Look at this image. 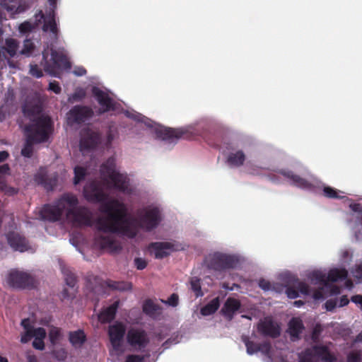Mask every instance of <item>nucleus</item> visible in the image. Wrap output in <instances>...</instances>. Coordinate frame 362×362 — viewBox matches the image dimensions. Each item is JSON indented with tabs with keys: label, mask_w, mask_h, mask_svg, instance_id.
I'll return each mask as SVG.
<instances>
[{
	"label": "nucleus",
	"mask_w": 362,
	"mask_h": 362,
	"mask_svg": "<svg viewBox=\"0 0 362 362\" xmlns=\"http://www.w3.org/2000/svg\"><path fill=\"white\" fill-rule=\"evenodd\" d=\"M90 165L74 168V184L87 180L83 188L84 197L89 202L100 203V215L95 221L98 230L94 244L110 252L122 249L116 235L134 238L141 228L146 231L156 228L162 221V210L157 204L143 206L136 211V218L129 213L127 205L122 201L108 198L105 189H115L125 194H133L134 187L126 173L119 170L116 156H112L100 165V173L104 182L92 180Z\"/></svg>",
	"instance_id": "obj_1"
},
{
	"label": "nucleus",
	"mask_w": 362,
	"mask_h": 362,
	"mask_svg": "<svg viewBox=\"0 0 362 362\" xmlns=\"http://www.w3.org/2000/svg\"><path fill=\"white\" fill-rule=\"evenodd\" d=\"M348 272L345 269L333 268L328 272L323 269H314L306 274V277L311 284L317 288L312 290L309 285L305 282H298L297 290L292 287L286 288L288 298L294 299L298 297L300 292L303 295H311L315 300H323L325 298L337 295L340 293V288L334 285V282L345 279Z\"/></svg>",
	"instance_id": "obj_2"
},
{
	"label": "nucleus",
	"mask_w": 362,
	"mask_h": 362,
	"mask_svg": "<svg viewBox=\"0 0 362 362\" xmlns=\"http://www.w3.org/2000/svg\"><path fill=\"white\" fill-rule=\"evenodd\" d=\"M76 195L71 193L62 194L53 204L45 205L37 211L36 218L57 221L65 218L76 226L93 224V214L84 206H78Z\"/></svg>",
	"instance_id": "obj_3"
},
{
	"label": "nucleus",
	"mask_w": 362,
	"mask_h": 362,
	"mask_svg": "<svg viewBox=\"0 0 362 362\" xmlns=\"http://www.w3.org/2000/svg\"><path fill=\"white\" fill-rule=\"evenodd\" d=\"M40 100L34 97H28L23 106V112L30 122L25 125L26 141L21 150L25 158H31L34 151V144L47 142L52 132L50 118L41 113Z\"/></svg>",
	"instance_id": "obj_4"
},
{
	"label": "nucleus",
	"mask_w": 362,
	"mask_h": 362,
	"mask_svg": "<svg viewBox=\"0 0 362 362\" xmlns=\"http://www.w3.org/2000/svg\"><path fill=\"white\" fill-rule=\"evenodd\" d=\"M124 115L136 121L141 126L146 127L152 133L155 134L158 139L169 144H175L178 139L182 137L190 139L194 136L199 135L204 129L203 125L204 119H202L183 127L172 129L156 124L149 118L134 110H126Z\"/></svg>",
	"instance_id": "obj_5"
},
{
	"label": "nucleus",
	"mask_w": 362,
	"mask_h": 362,
	"mask_svg": "<svg viewBox=\"0 0 362 362\" xmlns=\"http://www.w3.org/2000/svg\"><path fill=\"white\" fill-rule=\"evenodd\" d=\"M281 175L289 184L300 189L321 194L329 199H343L345 196L344 192L332 187L327 186L314 177L310 180L304 179L289 170H279L269 173V180L275 184L282 182Z\"/></svg>",
	"instance_id": "obj_6"
},
{
	"label": "nucleus",
	"mask_w": 362,
	"mask_h": 362,
	"mask_svg": "<svg viewBox=\"0 0 362 362\" xmlns=\"http://www.w3.org/2000/svg\"><path fill=\"white\" fill-rule=\"evenodd\" d=\"M58 0H47L49 8L46 10L45 16L40 11L35 15L34 19L25 21L18 25V32L21 35H28L38 27L42 21H44L42 30L44 32H50L52 40L57 39L58 28L54 19V10L57 8Z\"/></svg>",
	"instance_id": "obj_7"
},
{
	"label": "nucleus",
	"mask_w": 362,
	"mask_h": 362,
	"mask_svg": "<svg viewBox=\"0 0 362 362\" xmlns=\"http://www.w3.org/2000/svg\"><path fill=\"white\" fill-rule=\"evenodd\" d=\"M41 65L47 74L57 78L62 70L71 67L67 52L64 49L54 50L52 47L49 48L48 45L42 52Z\"/></svg>",
	"instance_id": "obj_8"
},
{
	"label": "nucleus",
	"mask_w": 362,
	"mask_h": 362,
	"mask_svg": "<svg viewBox=\"0 0 362 362\" xmlns=\"http://www.w3.org/2000/svg\"><path fill=\"white\" fill-rule=\"evenodd\" d=\"M205 263L209 269L223 271L235 267L238 263V257L235 255L215 252L206 257Z\"/></svg>",
	"instance_id": "obj_9"
},
{
	"label": "nucleus",
	"mask_w": 362,
	"mask_h": 362,
	"mask_svg": "<svg viewBox=\"0 0 362 362\" xmlns=\"http://www.w3.org/2000/svg\"><path fill=\"white\" fill-rule=\"evenodd\" d=\"M21 326L25 332L21 335V341L25 344L32 338H35L33 342V347L38 350H43L45 348L43 340L46 337L45 329L42 327L33 328L29 318L23 319L21 321Z\"/></svg>",
	"instance_id": "obj_10"
},
{
	"label": "nucleus",
	"mask_w": 362,
	"mask_h": 362,
	"mask_svg": "<svg viewBox=\"0 0 362 362\" xmlns=\"http://www.w3.org/2000/svg\"><path fill=\"white\" fill-rule=\"evenodd\" d=\"M337 362V358L325 346H314L299 355V362Z\"/></svg>",
	"instance_id": "obj_11"
},
{
	"label": "nucleus",
	"mask_w": 362,
	"mask_h": 362,
	"mask_svg": "<svg viewBox=\"0 0 362 362\" xmlns=\"http://www.w3.org/2000/svg\"><path fill=\"white\" fill-rule=\"evenodd\" d=\"M100 142V137L97 132L90 128L81 130L79 146L83 156H88L92 158L93 153Z\"/></svg>",
	"instance_id": "obj_12"
},
{
	"label": "nucleus",
	"mask_w": 362,
	"mask_h": 362,
	"mask_svg": "<svg viewBox=\"0 0 362 362\" xmlns=\"http://www.w3.org/2000/svg\"><path fill=\"white\" fill-rule=\"evenodd\" d=\"M109 336L112 348L110 350L112 356L119 357L124 351V335L125 327L122 323H115L109 327Z\"/></svg>",
	"instance_id": "obj_13"
},
{
	"label": "nucleus",
	"mask_w": 362,
	"mask_h": 362,
	"mask_svg": "<svg viewBox=\"0 0 362 362\" xmlns=\"http://www.w3.org/2000/svg\"><path fill=\"white\" fill-rule=\"evenodd\" d=\"M183 249L184 247L175 241L153 243L148 247L149 252L157 259H163L175 251Z\"/></svg>",
	"instance_id": "obj_14"
},
{
	"label": "nucleus",
	"mask_w": 362,
	"mask_h": 362,
	"mask_svg": "<svg viewBox=\"0 0 362 362\" xmlns=\"http://www.w3.org/2000/svg\"><path fill=\"white\" fill-rule=\"evenodd\" d=\"M6 281L10 286L16 288H30L35 284V279L31 274L19 270H11Z\"/></svg>",
	"instance_id": "obj_15"
},
{
	"label": "nucleus",
	"mask_w": 362,
	"mask_h": 362,
	"mask_svg": "<svg viewBox=\"0 0 362 362\" xmlns=\"http://www.w3.org/2000/svg\"><path fill=\"white\" fill-rule=\"evenodd\" d=\"M127 341L133 349L141 350L149 343V338L144 329L132 327L127 332Z\"/></svg>",
	"instance_id": "obj_16"
},
{
	"label": "nucleus",
	"mask_w": 362,
	"mask_h": 362,
	"mask_svg": "<svg viewBox=\"0 0 362 362\" xmlns=\"http://www.w3.org/2000/svg\"><path fill=\"white\" fill-rule=\"evenodd\" d=\"M93 115V110L87 106L76 105L67 114L71 124H81L89 121Z\"/></svg>",
	"instance_id": "obj_17"
},
{
	"label": "nucleus",
	"mask_w": 362,
	"mask_h": 362,
	"mask_svg": "<svg viewBox=\"0 0 362 362\" xmlns=\"http://www.w3.org/2000/svg\"><path fill=\"white\" fill-rule=\"evenodd\" d=\"M92 93L100 105V113L117 110V103L109 93L96 86L93 87Z\"/></svg>",
	"instance_id": "obj_18"
},
{
	"label": "nucleus",
	"mask_w": 362,
	"mask_h": 362,
	"mask_svg": "<svg viewBox=\"0 0 362 362\" xmlns=\"http://www.w3.org/2000/svg\"><path fill=\"white\" fill-rule=\"evenodd\" d=\"M7 240L13 250L23 252L32 250L25 237L18 232L13 231L9 233L7 235Z\"/></svg>",
	"instance_id": "obj_19"
},
{
	"label": "nucleus",
	"mask_w": 362,
	"mask_h": 362,
	"mask_svg": "<svg viewBox=\"0 0 362 362\" xmlns=\"http://www.w3.org/2000/svg\"><path fill=\"white\" fill-rule=\"evenodd\" d=\"M246 160L244 151L238 146L232 148L226 156V163L230 168L242 166Z\"/></svg>",
	"instance_id": "obj_20"
},
{
	"label": "nucleus",
	"mask_w": 362,
	"mask_h": 362,
	"mask_svg": "<svg viewBox=\"0 0 362 362\" xmlns=\"http://www.w3.org/2000/svg\"><path fill=\"white\" fill-rule=\"evenodd\" d=\"M0 5L11 15L23 13L29 7L25 0H0Z\"/></svg>",
	"instance_id": "obj_21"
},
{
	"label": "nucleus",
	"mask_w": 362,
	"mask_h": 362,
	"mask_svg": "<svg viewBox=\"0 0 362 362\" xmlns=\"http://www.w3.org/2000/svg\"><path fill=\"white\" fill-rule=\"evenodd\" d=\"M258 330L264 335L276 337L280 334V328L277 323L270 317H265L258 325Z\"/></svg>",
	"instance_id": "obj_22"
},
{
	"label": "nucleus",
	"mask_w": 362,
	"mask_h": 362,
	"mask_svg": "<svg viewBox=\"0 0 362 362\" xmlns=\"http://www.w3.org/2000/svg\"><path fill=\"white\" fill-rule=\"evenodd\" d=\"M240 308V303L238 300L234 298H228L226 300L221 312L228 320H230Z\"/></svg>",
	"instance_id": "obj_23"
},
{
	"label": "nucleus",
	"mask_w": 362,
	"mask_h": 362,
	"mask_svg": "<svg viewBox=\"0 0 362 362\" xmlns=\"http://www.w3.org/2000/svg\"><path fill=\"white\" fill-rule=\"evenodd\" d=\"M304 329L302 320L298 317H293L288 323V332L293 341L299 339L300 334Z\"/></svg>",
	"instance_id": "obj_24"
},
{
	"label": "nucleus",
	"mask_w": 362,
	"mask_h": 362,
	"mask_svg": "<svg viewBox=\"0 0 362 362\" xmlns=\"http://www.w3.org/2000/svg\"><path fill=\"white\" fill-rule=\"evenodd\" d=\"M18 47V42L16 40L13 38L6 39L5 45L2 47L4 57H13L16 56L19 52Z\"/></svg>",
	"instance_id": "obj_25"
},
{
	"label": "nucleus",
	"mask_w": 362,
	"mask_h": 362,
	"mask_svg": "<svg viewBox=\"0 0 362 362\" xmlns=\"http://www.w3.org/2000/svg\"><path fill=\"white\" fill-rule=\"evenodd\" d=\"M119 305V302L115 301L108 308L104 309L98 315V319L101 322H107L112 320Z\"/></svg>",
	"instance_id": "obj_26"
},
{
	"label": "nucleus",
	"mask_w": 362,
	"mask_h": 362,
	"mask_svg": "<svg viewBox=\"0 0 362 362\" xmlns=\"http://www.w3.org/2000/svg\"><path fill=\"white\" fill-rule=\"evenodd\" d=\"M143 310L146 314L154 318L161 313L160 308L151 300H148L144 303Z\"/></svg>",
	"instance_id": "obj_27"
},
{
	"label": "nucleus",
	"mask_w": 362,
	"mask_h": 362,
	"mask_svg": "<svg viewBox=\"0 0 362 362\" xmlns=\"http://www.w3.org/2000/svg\"><path fill=\"white\" fill-rule=\"evenodd\" d=\"M220 306L218 298H215L201 309L203 316H208L214 313Z\"/></svg>",
	"instance_id": "obj_28"
},
{
	"label": "nucleus",
	"mask_w": 362,
	"mask_h": 362,
	"mask_svg": "<svg viewBox=\"0 0 362 362\" xmlns=\"http://www.w3.org/2000/svg\"><path fill=\"white\" fill-rule=\"evenodd\" d=\"M259 286L264 291L281 292L283 287L278 284L270 282L268 280L261 279L259 281Z\"/></svg>",
	"instance_id": "obj_29"
},
{
	"label": "nucleus",
	"mask_w": 362,
	"mask_h": 362,
	"mask_svg": "<svg viewBox=\"0 0 362 362\" xmlns=\"http://www.w3.org/2000/svg\"><path fill=\"white\" fill-rule=\"evenodd\" d=\"M86 336L83 331L78 330L74 332H71L69 335L70 342L75 347L81 346L85 341Z\"/></svg>",
	"instance_id": "obj_30"
},
{
	"label": "nucleus",
	"mask_w": 362,
	"mask_h": 362,
	"mask_svg": "<svg viewBox=\"0 0 362 362\" xmlns=\"http://www.w3.org/2000/svg\"><path fill=\"white\" fill-rule=\"evenodd\" d=\"M86 96V91L83 88H77L75 92L70 95L68 98V101L71 103L81 101Z\"/></svg>",
	"instance_id": "obj_31"
},
{
	"label": "nucleus",
	"mask_w": 362,
	"mask_h": 362,
	"mask_svg": "<svg viewBox=\"0 0 362 362\" xmlns=\"http://www.w3.org/2000/svg\"><path fill=\"white\" fill-rule=\"evenodd\" d=\"M191 289L194 292L197 297L202 296L203 293L201 290L200 280L197 277H192L190 279Z\"/></svg>",
	"instance_id": "obj_32"
},
{
	"label": "nucleus",
	"mask_w": 362,
	"mask_h": 362,
	"mask_svg": "<svg viewBox=\"0 0 362 362\" xmlns=\"http://www.w3.org/2000/svg\"><path fill=\"white\" fill-rule=\"evenodd\" d=\"M242 339L245 344V346L247 348V353L248 354L252 355L255 353H257L258 344H256L252 341H250V339L245 336H243Z\"/></svg>",
	"instance_id": "obj_33"
},
{
	"label": "nucleus",
	"mask_w": 362,
	"mask_h": 362,
	"mask_svg": "<svg viewBox=\"0 0 362 362\" xmlns=\"http://www.w3.org/2000/svg\"><path fill=\"white\" fill-rule=\"evenodd\" d=\"M9 167L7 164L0 165V189L5 190L6 185L4 180V175L8 174Z\"/></svg>",
	"instance_id": "obj_34"
},
{
	"label": "nucleus",
	"mask_w": 362,
	"mask_h": 362,
	"mask_svg": "<svg viewBox=\"0 0 362 362\" xmlns=\"http://www.w3.org/2000/svg\"><path fill=\"white\" fill-rule=\"evenodd\" d=\"M35 47V43L30 39H26L24 41L23 48L20 52L22 54L30 55Z\"/></svg>",
	"instance_id": "obj_35"
},
{
	"label": "nucleus",
	"mask_w": 362,
	"mask_h": 362,
	"mask_svg": "<svg viewBox=\"0 0 362 362\" xmlns=\"http://www.w3.org/2000/svg\"><path fill=\"white\" fill-rule=\"evenodd\" d=\"M49 337L52 344H55L61 337V332L59 328L52 327L49 329Z\"/></svg>",
	"instance_id": "obj_36"
},
{
	"label": "nucleus",
	"mask_w": 362,
	"mask_h": 362,
	"mask_svg": "<svg viewBox=\"0 0 362 362\" xmlns=\"http://www.w3.org/2000/svg\"><path fill=\"white\" fill-rule=\"evenodd\" d=\"M62 272L64 274L65 276V281L66 282V284L69 285L71 287H74L75 285V277L73 274H71L69 269H65L64 267H62Z\"/></svg>",
	"instance_id": "obj_37"
},
{
	"label": "nucleus",
	"mask_w": 362,
	"mask_h": 362,
	"mask_svg": "<svg viewBox=\"0 0 362 362\" xmlns=\"http://www.w3.org/2000/svg\"><path fill=\"white\" fill-rule=\"evenodd\" d=\"M114 289L119 291H127L131 289V284L129 283L115 282L110 285Z\"/></svg>",
	"instance_id": "obj_38"
},
{
	"label": "nucleus",
	"mask_w": 362,
	"mask_h": 362,
	"mask_svg": "<svg viewBox=\"0 0 362 362\" xmlns=\"http://www.w3.org/2000/svg\"><path fill=\"white\" fill-rule=\"evenodd\" d=\"M164 304L170 306L175 307L178 304V296L175 293H173L166 300H161Z\"/></svg>",
	"instance_id": "obj_39"
},
{
	"label": "nucleus",
	"mask_w": 362,
	"mask_h": 362,
	"mask_svg": "<svg viewBox=\"0 0 362 362\" xmlns=\"http://www.w3.org/2000/svg\"><path fill=\"white\" fill-rule=\"evenodd\" d=\"M271 350V345L269 342L265 341L261 344H258L257 352H261L264 355H269Z\"/></svg>",
	"instance_id": "obj_40"
},
{
	"label": "nucleus",
	"mask_w": 362,
	"mask_h": 362,
	"mask_svg": "<svg viewBox=\"0 0 362 362\" xmlns=\"http://www.w3.org/2000/svg\"><path fill=\"white\" fill-rule=\"evenodd\" d=\"M30 74L36 78H40L42 76V71L37 64H30Z\"/></svg>",
	"instance_id": "obj_41"
},
{
	"label": "nucleus",
	"mask_w": 362,
	"mask_h": 362,
	"mask_svg": "<svg viewBox=\"0 0 362 362\" xmlns=\"http://www.w3.org/2000/svg\"><path fill=\"white\" fill-rule=\"evenodd\" d=\"M322 331V327L320 325L317 324L314 327L313 333H312V339L313 340V341H316L318 340L319 336L321 334Z\"/></svg>",
	"instance_id": "obj_42"
},
{
	"label": "nucleus",
	"mask_w": 362,
	"mask_h": 362,
	"mask_svg": "<svg viewBox=\"0 0 362 362\" xmlns=\"http://www.w3.org/2000/svg\"><path fill=\"white\" fill-rule=\"evenodd\" d=\"M348 362H361V356L359 352H351L348 355Z\"/></svg>",
	"instance_id": "obj_43"
},
{
	"label": "nucleus",
	"mask_w": 362,
	"mask_h": 362,
	"mask_svg": "<svg viewBox=\"0 0 362 362\" xmlns=\"http://www.w3.org/2000/svg\"><path fill=\"white\" fill-rule=\"evenodd\" d=\"M35 180L36 181L38 182V183H40V184H42V185H45V187L47 189H52L54 187V185H55L56 184V181L54 180L52 183H50L49 185H47V183L45 182V178L42 176L40 177L39 175H36L35 177Z\"/></svg>",
	"instance_id": "obj_44"
},
{
	"label": "nucleus",
	"mask_w": 362,
	"mask_h": 362,
	"mask_svg": "<svg viewBox=\"0 0 362 362\" xmlns=\"http://www.w3.org/2000/svg\"><path fill=\"white\" fill-rule=\"evenodd\" d=\"M134 265L136 266V267L138 269L141 270V269H144L146 267L147 262L144 259L141 258V257H137V258H135V259H134Z\"/></svg>",
	"instance_id": "obj_45"
},
{
	"label": "nucleus",
	"mask_w": 362,
	"mask_h": 362,
	"mask_svg": "<svg viewBox=\"0 0 362 362\" xmlns=\"http://www.w3.org/2000/svg\"><path fill=\"white\" fill-rule=\"evenodd\" d=\"M351 273L358 281H362V264L357 265Z\"/></svg>",
	"instance_id": "obj_46"
},
{
	"label": "nucleus",
	"mask_w": 362,
	"mask_h": 362,
	"mask_svg": "<svg viewBox=\"0 0 362 362\" xmlns=\"http://www.w3.org/2000/svg\"><path fill=\"white\" fill-rule=\"evenodd\" d=\"M259 168V169H265L264 167L257 166V165H253L252 163H248L246 165V170L247 171L252 175H257L259 174V171L255 168Z\"/></svg>",
	"instance_id": "obj_47"
},
{
	"label": "nucleus",
	"mask_w": 362,
	"mask_h": 362,
	"mask_svg": "<svg viewBox=\"0 0 362 362\" xmlns=\"http://www.w3.org/2000/svg\"><path fill=\"white\" fill-rule=\"evenodd\" d=\"M48 89L56 94H59L61 92V87L59 85V83L57 81H52L49 83Z\"/></svg>",
	"instance_id": "obj_48"
},
{
	"label": "nucleus",
	"mask_w": 362,
	"mask_h": 362,
	"mask_svg": "<svg viewBox=\"0 0 362 362\" xmlns=\"http://www.w3.org/2000/svg\"><path fill=\"white\" fill-rule=\"evenodd\" d=\"M350 209L355 213L358 214V217H360L362 213V206L360 204L351 203L349 205Z\"/></svg>",
	"instance_id": "obj_49"
},
{
	"label": "nucleus",
	"mask_w": 362,
	"mask_h": 362,
	"mask_svg": "<svg viewBox=\"0 0 362 362\" xmlns=\"http://www.w3.org/2000/svg\"><path fill=\"white\" fill-rule=\"evenodd\" d=\"M337 302L334 300H328L325 304V307L327 310L332 311L337 307Z\"/></svg>",
	"instance_id": "obj_50"
},
{
	"label": "nucleus",
	"mask_w": 362,
	"mask_h": 362,
	"mask_svg": "<svg viewBox=\"0 0 362 362\" xmlns=\"http://www.w3.org/2000/svg\"><path fill=\"white\" fill-rule=\"evenodd\" d=\"M115 134L111 130H110L107 133L105 141V145L107 148H109L111 146V144L112 141L115 139Z\"/></svg>",
	"instance_id": "obj_51"
},
{
	"label": "nucleus",
	"mask_w": 362,
	"mask_h": 362,
	"mask_svg": "<svg viewBox=\"0 0 362 362\" xmlns=\"http://www.w3.org/2000/svg\"><path fill=\"white\" fill-rule=\"evenodd\" d=\"M73 73L77 76H82L86 74V70L83 66H76L73 71Z\"/></svg>",
	"instance_id": "obj_52"
},
{
	"label": "nucleus",
	"mask_w": 362,
	"mask_h": 362,
	"mask_svg": "<svg viewBox=\"0 0 362 362\" xmlns=\"http://www.w3.org/2000/svg\"><path fill=\"white\" fill-rule=\"evenodd\" d=\"M352 255L350 253L349 250H344L341 252V259L344 262H350L351 259Z\"/></svg>",
	"instance_id": "obj_53"
},
{
	"label": "nucleus",
	"mask_w": 362,
	"mask_h": 362,
	"mask_svg": "<svg viewBox=\"0 0 362 362\" xmlns=\"http://www.w3.org/2000/svg\"><path fill=\"white\" fill-rule=\"evenodd\" d=\"M143 358L136 355H130L127 358L125 362H142Z\"/></svg>",
	"instance_id": "obj_54"
},
{
	"label": "nucleus",
	"mask_w": 362,
	"mask_h": 362,
	"mask_svg": "<svg viewBox=\"0 0 362 362\" xmlns=\"http://www.w3.org/2000/svg\"><path fill=\"white\" fill-rule=\"evenodd\" d=\"M351 301L356 303L362 310V296L356 295L351 298Z\"/></svg>",
	"instance_id": "obj_55"
},
{
	"label": "nucleus",
	"mask_w": 362,
	"mask_h": 362,
	"mask_svg": "<svg viewBox=\"0 0 362 362\" xmlns=\"http://www.w3.org/2000/svg\"><path fill=\"white\" fill-rule=\"evenodd\" d=\"M27 362H38L37 357L30 353L26 356Z\"/></svg>",
	"instance_id": "obj_56"
},
{
	"label": "nucleus",
	"mask_w": 362,
	"mask_h": 362,
	"mask_svg": "<svg viewBox=\"0 0 362 362\" xmlns=\"http://www.w3.org/2000/svg\"><path fill=\"white\" fill-rule=\"evenodd\" d=\"M349 299L346 296H343L340 298L339 300V306L343 307L344 305H346L349 303Z\"/></svg>",
	"instance_id": "obj_57"
},
{
	"label": "nucleus",
	"mask_w": 362,
	"mask_h": 362,
	"mask_svg": "<svg viewBox=\"0 0 362 362\" xmlns=\"http://www.w3.org/2000/svg\"><path fill=\"white\" fill-rule=\"evenodd\" d=\"M8 157V153L6 151H0V163L4 161Z\"/></svg>",
	"instance_id": "obj_58"
},
{
	"label": "nucleus",
	"mask_w": 362,
	"mask_h": 362,
	"mask_svg": "<svg viewBox=\"0 0 362 362\" xmlns=\"http://www.w3.org/2000/svg\"><path fill=\"white\" fill-rule=\"evenodd\" d=\"M304 304V302L303 300H295L293 302V305L296 308H300Z\"/></svg>",
	"instance_id": "obj_59"
},
{
	"label": "nucleus",
	"mask_w": 362,
	"mask_h": 362,
	"mask_svg": "<svg viewBox=\"0 0 362 362\" xmlns=\"http://www.w3.org/2000/svg\"><path fill=\"white\" fill-rule=\"evenodd\" d=\"M71 244L76 248V250L83 254V251L81 250V249L80 247H78V245L75 244V242H74V238H71L70 240Z\"/></svg>",
	"instance_id": "obj_60"
},
{
	"label": "nucleus",
	"mask_w": 362,
	"mask_h": 362,
	"mask_svg": "<svg viewBox=\"0 0 362 362\" xmlns=\"http://www.w3.org/2000/svg\"><path fill=\"white\" fill-rule=\"evenodd\" d=\"M345 284L346 287L349 290L353 287V283L351 281H346Z\"/></svg>",
	"instance_id": "obj_61"
},
{
	"label": "nucleus",
	"mask_w": 362,
	"mask_h": 362,
	"mask_svg": "<svg viewBox=\"0 0 362 362\" xmlns=\"http://www.w3.org/2000/svg\"><path fill=\"white\" fill-rule=\"evenodd\" d=\"M356 341H357V342L362 341V332L356 337Z\"/></svg>",
	"instance_id": "obj_62"
},
{
	"label": "nucleus",
	"mask_w": 362,
	"mask_h": 362,
	"mask_svg": "<svg viewBox=\"0 0 362 362\" xmlns=\"http://www.w3.org/2000/svg\"><path fill=\"white\" fill-rule=\"evenodd\" d=\"M0 362H8V360L6 358L0 355Z\"/></svg>",
	"instance_id": "obj_63"
},
{
	"label": "nucleus",
	"mask_w": 362,
	"mask_h": 362,
	"mask_svg": "<svg viewBox=\"0 0 362 362\" xmlns=\"http://www.w3.org/2000/svg\"><path fill=\"white\" fill-rule=\"evenodd\" d=\"M355 236H356V239L357 240H361L362 239V235H361L359 234L356 233Z\"/></svg>",
	"instance_id": "obj_64"
}]
</instances>
